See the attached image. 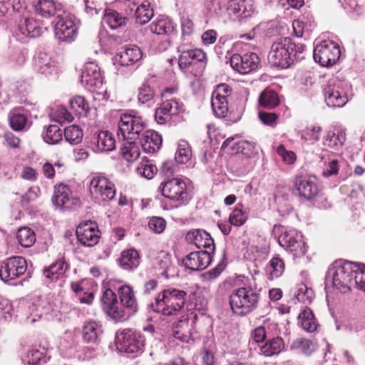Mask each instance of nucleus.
Returning <instances> with one entry per match:
<instances>
[{
  "label": "nucleus",
  "mask_w": 365,
  "mask_h": 365,
  "mask_svg": "<svg viewBox=\"0 0 365 365\" xmlns=\"http://www.w3.org/2000/svg\"><path fill=\"white\" fill-rule=\"evenodd\" d=\"M101 306L107 315L115 321L123 322L128 319V314H125V312L118 306L115 293L109 288L103 292L101 297Z\"/></svg>",
  "instance_id": "nucleus-15"
},
{
  "label": "nucleus",
  "mask_w": 365,
  "mask_h": 365,
  "mask_svg": "<svg viewBox=\"0 0 365 365\" xmlns=\"http://www.w3.org/2000/svg\"><path fill=\"white\" fill-rule=\"evenodd\" d=\"M140 334L131 329L118 330L115 333V342H144Z\"/></svg>",
  "instance_id": "nucleus-46"
},
{
  "label": "nucleus",
  "mask_w": 365,
  "mask_h": 365,
  "mask_svg": "<svg viewBox=\"0 0 365 365\" xmlns=\"http://www.w3.org/2000/svg\"><path fill=\"white\" fill-rule=\"evenodd\" d=\"M81 84L90 91L94 92L103 86V78L98 66L93 63H86L80 78Z\"/></svg>",
  "instance_id": "nucleus-16"
},
{
  "label": "nucleus",
  "mask_w": 365,
  "mask_h": 365,
  "mask_svg": "<svg viewBox=\"0 0 365 365\" xmlns=\"http://www.w3.org/2000/svg\"><path fill=\"white\" fill-rule=\"evenodd\" d=\"M83 131L77 125H70L64 130V137L67 142L72 145H76L81 142L83 139Z\"/></svg>",
  "instance_id": "nucleus-53"
},
{
  "label": "nucleus",
  "mask_w": 365,
  "mask_h": 365,
  "mask_svg": "<svg viewBox=\"0 0 365 365\" xmlns=\"http://www.w3.org/2000/svg\"><path fill=\"white\" fill-rule=\"evenodd\" d=\"M34 70L39 75L48 78L57 73L55 62L47 53L40 52L34 59Z\"/></svg>",
  "instance_id": "nucleus-25"
},
{
  "label": "nucleus",
  "mask_w": 365,
  "mask_h": 365,
  "mask_svg": "<svg viewBox=\"0 0 365 365\" xmlns=\"http://www.w3.org/2000/svg\"><path fill=\"white\" fill-rule=\"evenodd\" d=\"M95 151L107 152L115 148V140L108 131H101L94 135Z\"/></svg>",
  "instance_id": "nucleus-33"
},
{
  "label": "nucleus",
  "mask_w": 365,
  "mask_h": 365,
  "mask_svg": "<svg viewBox=\"0 0 365 365\" xmlns=\"http://www.w3.org/2000/svg\"><path fill=\"white\" fill-rule=\"evenodd\" d=\"M43 140L51 145L58 143L63 138V132L58 125H50L43 133Z\"/></svg>",
  "instance_id": "nucleus-47"
},
{
  "label": "nucleus",
  "mask_w": 365,
  "mask_h": 365,
  "mask_svg": "<svg viewBox=\"0 0 365 365\" xmlns=\"http://www.w3.org/2000/svg\"><path fill=\"white\" fill-rule=\"evenodd\" d=\"M185 239L187 243L195 245L199 249H205L203 250L204 252L214 253V240L210 235L204 230H190L187 233Z\"/></svg>",
  "instance_id": "nucleus-20"
},
{
  "label": "nucleus",
  "mask_w": 365,
  "mask_h": 365,
  "mask_svg": "<svg viewBox=\"0 0 365 365\" xmlns=\"http://www.w3.org/2000/svg\"><path fill=\"white\" fill-rule=\"evenodd\" d=\"M150 29L158 35H169L174 31L175 25L170 19L162 16L150 25Z\"/></svg>",
  "instance_id": "nucleus-34"
},
{
  "label": "nucleus",
  "mask_w": 365,
  "mask_h": 365,
  "mask_svg": "<svg viewBox=\"0 0 365 365\" xmlns=\"http://www.w3.org/2000/svg\"><path fill=\"white\" fill-rule=\"evenodd\" d=\"M270 278L274 279L281 277L284 271V263L279 257H274L269 261L267 268Z\"/></svg>",
  "instance_id": "nucleus-57"
},
{
  "label": "nucleus",
  "mask_w": 365,
  "mask_h": 365,
  "mask_svg": "<svg viewBox=\"0 0 365 365\" xmlns=\"http://www.w3.org/2000/svg\"><path fill=\"white\" fill-rule=\"evenodd\" d=\"M12 310V306L7 299H0V329L11 319Z\"/></svg>",
  "instance_id": "nucleus-59"
},
{
  "label": "nucleus",
  "mask_w": 365,
  "mask_h": 365,
  "mask_svg": "<svg viewBox=\"0 0 365 365\" xmlns=\"http://www.w3.org/2000/svg\"><path fill=\"white\" fill-rule=\"evenodd\" d=\"M346 140V134L344 130L336 129L327 133L324 140V145L330 148L337 150L341 148Z\"/></svg>",
  "instance_id": "nucleus-36"
},
{
  "label": "nucleus",
  "mask_w": 365,
  "mask_h": 365,
  "mask_svg": "<svg viewBox=\"0 0 365 365\" xmlns=\"http://www.w3.org/2000/svg\"><path fill=\"white\" fill-rule=\"evenodd\" d=\"M27 269L24 257L15 256L4 260L0 265V279L4 282L16 279L23 275Z\"/></svg>",
  "instance_id": "nucleus-12"
},
{
  "label": "nucleus",
  "mask_w": 365,
  "mask_h": 365,
  "mask_svg": "<svg viewBox=\"0 0 365 365\" xmlns=\"http://www.w3.org/2000/svg\"><path fill=\"white\" fill-rule=\"evenodd\" d=\"M321 160L324 161V168L322 175L327 178L335 175L339 171L338 160L333 153H326L321 157Z\"/></svg>",
  "instance_id": "nucleus-38"
},
{
  "label": "nucleus",
  "mask_w": 365,
  "mask_h": 365,
  "mask_svg": "<svg viewBox=\"0 0 365 365\" xmlns=\"http://www.w3.org/2000/svg\"><path fill=\"white\" fill-rule=\"evenodd\" d=\"M232 68L241 74H247L255 71L259 63V58L255 53H247L244 55L233 54L230 59Z\"/></svg>",
  "instance_id": "nucleus-18"
},
{
  "label": "nucleus",
  "mask_w": 365,
  "mask_h": 365,
  "mask_svg": "<svg viewBox=\"0 0 365 365\" xmlns=\"http://www.w3.org/2000/svg\"><path fill=\"white\" fill-rule=\"evenodd\" d=\"M27 122V118L26 115L19 113H11L9 115V123L11 128L16 130L20 131L22 130Z\"/></svg>",
  "instance_id": "nucleus-61"
},
{
  "label": "nucleus",
  "mask_w": 365,
  "mask_h": 365,
  "mask_svg": "<svg viewBox=\"0 0 365 365\" xmlns=\"http://www.w3.org/2000/svg\"><path fill=\"white\" fill-rule=\"evenodd\" d=\"M155 260L156 266L161 270L160 274L165 278L168 279L176 275L171 254L162 250L158 253Z\"/></svg>",
  "instance_id": "nucleus-29"
},
{
  "label": "nucleus",
  "mask_w": 365,
  "mask_h": 365,
  "mask_svg": "<svg viewBox=\"0 0 365 365\" xmlns=\"http://www.w3.org/2000/svg\"><path fill=\"white\" fill-rule=\"evenodd\" d=\"M259 291L251 286L234 290L230 295V304L233 313L245 316L256 309L259 300Z\"/></svg>",
  "instance_id": "nucleus-4"
},
{
  "label": "nucleus",
  "mask_w": 365,
  "mask_h": 365,
  "mask_svg": "<svg viewBox=\"0 0 365 365\" xmlns=\"http://www.w3.org/2000/svg\"><path fill=\"white\" fill-rule=\"evenodd\" d=\"M143 57L140 48L136 45H128L123 47L115 56V61L123 66H134Z\"/></svg>",
  "instance_id": "nucleus-24"
},
{
  "label": "nucleus",
  "mask_w": 365,
  "mask_h": 365,
  "mask_svg": "<svg viewBox=\"0 0 365 365\" xmlns=\"http://www.w3.org/2000/svg\"><path fill=\"white\" fill-rule=\"evenodd\" d=\"M361 264L341 260L335 262L327 272L326 284L331 282L334 287L342 292L349 291L355 285L356 273L359 272Z\"/></svg>",
  "instance_id": "nucleus-2"
},
{
  "label": "nucleus",
  "mask_w": 365,
  "mask_h": 365,
  "mask_svg": "<svg viewBox=\"0 0 365 365\" xmlns=\"http://www.w3.org/2000/svg\"><path fill=\"white\" fill-rule=\"evenodd\" d=\"M211 106L214 114L218 118H225L229 111L228 101L225 98L212 96Z\"/></svg>",
  "instance_id": "nucleus-50"
},
{
  "label": "nucleus",
  "mask_w": 365,
  "mask_h": 365,
  "mask_svg": "<svg viewBox=\"0 0 365 365\" xmlns=\"http://www.w3.org/2000/svg\"><path fill=\"white\" fill-rule=\"evenodd\" d=\"M51 357L48 349L36 344L21 354L22 362L26 365H42Z\"/></svg>",
  "instance_id": "nucleus-21"
},
{
  "label": "nucleus",
  "mask_w": 365,
  "mask_h": 365,
  "mask_svg": "<svg viewBox=\"0 0 365 365\" xmlns=\"http://www.w3.org/2000/svg\"><path fill=\"white\" fill-rule=\"evenodd\" d=\"M19 243L24 247H30L36 242V235L29 227H24L20 228L16 235Z\"/></svg>",
  "instance_id": "nucleus-48"
},
{
  "label": "nucleus",
  "mask_w": 365,
  "mask_h": 365,
  "mask_svg": "<svg viewBox=\"0 0 365 365\" xmlns=\"http://www.w3.org/2000/svg\"><path fill=\"white\" fill-rule=\"evenodd\" d=\"M52 202L56 206L66 210L74 209L80 203L79 199L74 197L69 187L64 184L55 186Z\"/></svg>",
  "instance_id": "nucleus-19"
},
{
  "label": "nucleus",
  "mask_w": 365,
  "mask_h": 365,
  "mask_svg": "<svg viewBox=\"0 0 365 365\" xmlns=\"http://www.w3.org/2000/svg\"><path fill=\"white\" fill-rule=\"evenodd\" d=\"M155 97V92L150 86L144 82L138 88L137 98L138 103L141 104H149L152 102Z\"/></svg>",
  "instance_id": "nucleus-52"
},
{
  "label": "nucleus",
  "mask_w": 365,
  "mask_h": 365,
  "mask_svg": "<svg viewBox=\"0 0 365 365\" xmlns=\"http://www.w3.org/2000/svg\"><path fill=\"white\" fill-rule=\"evenodd\" d=\"M159 189L165 197L175 201L181 200L184 204L188 202L186 184L179 178H173L167 182H162Z\"/></svg>",
  "instance_id": "nucleus-14"
},
{
  "label": "nucleus",
  "mask_w": 365,
  "mask_h": 365,
  "mask_svg": "<svg viewBox=\"0 0 365 365\" xmlns=\"http://www.w3.org/2000/svg\"><path fill=\"white\" fill-rule=\"evenodd\" d=\"M71 108L76 113H81L83 111H87L88 105L84 98L81 96H75L70 100Z\"/></svg>",
  "instance_id": "nucleus-64"
},
{
  "label": "nucleus",
  "mask_w": 365,
  "mask_h": 365,
  "mask_svg": "<svg viewBox=\"0 0 365 365\" xmlns=\"http://www.w3.org/2000/svg\"><path fill=\"white\" fill-rule=\"evenodd\" d=\"M67 268L68 265L65 261L58 259L43 269V275L48 280L52 282L63 276Z\"/></svg>",
  "instance_id": "nucleus-35"
},
{
  "label": "nucleus",
  "mask_w": 365,
  "mask_h": 365,
  "mask_svg": "<svg viewBox=\"0 0 365 365\" xmlns=\"http://www.w3.org/2000/svg\"><path fill=\"white\" fill-rule=\"evenodd\" d=\"M161 106L168 116L170 117L178 113L180 109L181 104L175 99H170L163 102Z\"/></svg>",
  "instance_id": "nucleus-63"
},
{
  "label": "nucleus",
  "mask_w": 365,
  "mask_h": 365,
  "mask_svg": "<svg viewBox=\"0 0 365 365\" xmlns=\"http://www.w3.org/2000/svg\"><path fill=\"white\" fill-rule=\"evenodd\" d=\"M341 51L339 46L334 42L324 41L317 45L313 51L315 62L322 66H330L339 58Z\"/></svg>",
  "instance_id": "nucleus-11"
},
{
  "label": "nucleus",
  "mask_w": 365,
  "mask_h": 365,
  "mask_svg": "<svg viewBox=\"0 0 365 365\" xmlns=\"http://www.w3.org/2000/svg\"><path fill=\"white\" fill-rule=\"evenodd\" d=\"M123 158L128 162H133L140 157V149L135 140H127L121 146Z\"/></svg>",
  "instance_id": "nucleus-40"
},
{
  "label": "nucleus",
  "mask_w": 365,
  "mask_h": 365,
  "mask_svg": "<svg viewBox=\"0 0 365 365\" xmlns=\"http://www.w3.org/2000/svg\"><path fill=\"white\" fill-rule=\"evenodd\" d=\"M140 143L146 153H155L162 145V136L153 130H145L140 134Z\"/></svg>",
  "instance_id": "nucleus-27"
},
{
  "label": "nucleus",
  "mask_w": 365,
  "mask_h": 365,
  "mask_svg": "<svg viewBox=\"0 0 365 365\" xmlns=\"http://www.w3.org/2000/svg\"><path fill=\"white\" fill-rule=\"evenodd\" d=\"M41 29L37 21L24 16L23 20H21L19 24L17 35L21 34L26 37L36 38L41 35Z\"/></svg>",
  "instance_id": "nucleus-30"
},
{
  "label": "nucleus",
  "mask_w": 365,
  "mask_h": 365,
  "mask_svg": "<svg viewBox=\"0 0 365 365\" xmlns=\"http://www.w3.org/2000/svg\"><path fill=\"white\" fill-rule=\"evenodd\" d=\"M314 26V21H308L304 17L292 22L293 32L297 37H302L305 34L309 35Z\"/></svg>",
  "instance_id": "nucleus-45"
},
{
  "label": "nucleus",
  "mask_w": 365,
  "mask_h": 365,
  "mask_svg": "<svg viewBox=\"0 0 365 365\" xmlns=\"http://www.w3.org/2000/svg\"><path fill=\"white\" fill-rule=\"evenodd\" d=\"M297 299L304 304H309L314 297V291L304 284H299L294 294Z\"/></svg>",
  "instance_id": "nucleus-55"
},
{
  "label": "nucleus",
  "mask_w": 365,
  "mask_h": 365,
  "mask_svg": "<svg viewBox=\"0 0 365 365\" xmlns=\"http://www.w3.org/2000/svg\"><path fill=\"white\" fill-rule=\"evenodd\" d=\"M299 324L305 331L313 332L317 329V324L312 311L307 308L299 315Z\"/></svg>",
  "instance_id": "nucleus-43"
},
{
  "label": "nucleus",
  "mask_w": 365,
  "mask_h": 365,
  "mask_svg": "<svg viewBox=\"0 0 365 365\" xmlns=\"http://www.w3.org/2000/svg\"><path fill=\"white\" fill-rule=\"evenodd\" d=\"M103 21L112 29H116L125 24L126 18L114 10L106 11Z\"/></svg>",
  "instance_id": "nucleus-42"
},
{
  "label": "nucleus",
  "mask_w": 365,
  "mask_h": 365,
  "mask_svg": "<svg viewBox=\"0 0 365 365\" xmlns=\"http://www.w3.org/2000/svg\"><path fill=\"white\" fill-rule=\"evenodd\" d=\"M157 171L156 166L146 159H143L136 168L138 175L148 180L152 179Z\"/></svg>",
  "instance_id": "nucleus-51"
},
{
  "label": "nucleus",
  "mask_w": 365,
  "mask_h": 365,
  "mask_svg": "<svg viewBox=\"0 0 365 365\" xmlns=\"http://www.w3.org/2000/svg\"><path fill=\"white\" fill-rule=\"evenodd\" d=\"M348 83L338 77H332L323 86L324 101L329 107L341 108L348 102Z\"/></svg>",
  "instance_id": "nucleus-6"
},
{
  "label": "nucleus",
  "mask_w": 365,
  "mask_h": 365,
  "mask_svg": "<svg viewBox=\"0 0 365 365\" xmlns=\"http://www.w3.org/2000/svg\"><path fill=\"white\" fill-rule=\"evenodd\" d=\"M295 186L300 197L310 200L319 193V188L314 180L305 178H297Z\"/></svg>",
  "instance_id": "nucleus-28"
},
{
  "label": "nucleus",
  "mask_w": 365,
  "mask_h": 365,
  "mask_svg": "<svg viewBox=\"0 0 365 365\" xmlns=\"http://www.w3.org/2000/svg\"><path fill=\"white\" fill-rule=\"evenodd\" d=\"M76 18L71 14L63 13L58 15L54 24V33L56 38L60 41L70 43L77 35V25Z\"/></svg>",
  "instance_id": "nucleus-10"
},
{
  "label": "nucleus",
  "mask_w": 365,
  "mask_h": 365,
  "mask_svg": "<svg viewBox=\"0 0 365 365\" xmlns=\"http://www.w3.org/2000/svg\"><path fill=\"white\" fill-rule=\"evenodd\" d=\"M192 151L189 143L185 140H180L175 153V160L178 164H185L191 158Z\"/></svg>",
  "instance_id": "nucleus-49"
},
{
  "label": "nucleus",
  "mask_w": 365,
  "mask_h": 365,
  "mask_svg": "<svg viewBox=\"0 0 365 365\" xmlns=\"http://www.w3.org/2000/svg\"><path fill=\"white\" fill-rule=\"evenodd\" d=\"M83 339L86 342H95L101 339L99 331L93 322H89L84 325L83 329Z\"/></svg>",
  "instance_id": "nucleus-58"
},
{
  "label": "nucleus",
  "mask_w": 365,
  "mask_h": 365,
  "mask_svg": "<svg viewBox=\"0 0 365 365\" xmlns=\"http://www.w3.org/2000/svg\"><path fill=\"white\" fill-rule=\"evenodd\" d=\"M226 11L230 19L237 21L252 18L257 14L253 0H230Z\"/></svg>",
  "instance_id": "nucleus-13"
},
{
  "label": "nucleus",
  "mask_w": 365,
  "mask_h": 365,
  "mask_svg": "<svg viewBox=\"0 0 365 365\" xmlns=\"http://www.w3.org/2000/svg\"><path fill=\"white\" fill-rule=\"evenodd\" d=\"M247 217V213L242 210V205L237 204L235 210L231 212L229 220L231 225L240 227L245 223Z\"/></svg>",
  "instance_id": "nucleus-56"
},
{
  "label": "nucleus",
  "mask_w": 365,
  "mask_h": 365,
  "mask_svg": "<svg viewBox=\"0 0 365 365\" xmlns=\"http://www.w3.org/2000/svg\"><path fill=\"white\" fill-rule=\"evenodd\" d=\"M118 294L123 306L121 309L128 314V319L138 310V304L133 287L127 284L121 285L118 289Z\"/></svg>",
  "instance_id": "nucleus-22"
},
{
  "label": "nucleus",
  "mask_w": 365,
  "mask_h": 365,
  "mask_svg": "<svg viewBox=\"0 0 365 365\" xmlns=\"http://www.w3.org/2000/svg\"><path fill=\"white\" fill-rule=\"evenodd\" d=\"M119 266L128 271L133 270L140 264V257L138 251L133 248L124 250L118 260Z\"/></svg>",
  "instance_id": "nucleus-32"
},
{
  "label": "nucleus",
  "mask_w": 365,
  "mask_h": 365,
  "mask_svg": "<svg viewBox=\"0 0 365 365\" xmlns=\"http://www.w3.org/2000/svg\"><path fill=\"white\" fill-rule=\"evenodd\" d=\"M136 23L145 24L153 16V10L150 9V4L148 1H143L140 5L137 6L135 11Z\"/></svg>",
  "instance_id": "nucleus-41"
},
{
  "label": "nucleus",
  "mask_w": 365,
  "mask_h": 365,
  "mask_svg": "<svg viewBox=\"0 0 365 365\" xmlns=\"http://www.w3.org/2000/svg\"><path fill=\"white\" fill-rule=\"evenodd\" d=\"M212 262V253L202 250L192 252L183 259L185 268L192 271L202 270Z\"/></svg>",
  "instance_id": "nucleus-23"
},
{
  "label": "nucleus",
  "mask_w": 365,
  "mask_h": 365,
  "mask_svg": "<svg viewBox=\"0 0 365 365\" xmlns=\"http://www.w3.org/2000/svg\"><path fill=\"white\" fill-rule=\"evenodd\" d=\"M233 141L234 138H228L223 142L222 148L224 149L230 148L232 152L240 153L247 158H250L258 153V148L254 142L239 140L234 143Z\"/></svg>",
  "instance_id": "nucleus-26"
},
{
  "label": "nucleus",
  "mask_w": 365,
  "mask_h": 365,
  "mask_svg": "<svg viewBox=\"0 0 365 365\" xmlns=\"http://www.w3.org/2000/svg\"><path fill=\"white\" fill-rule=\"evenodd\" d=\"M89 191L93 199L98 204L110 201L115 196L114 184L100 174L92 177L90 181Z\"/></svg>",
  "instance_id": "nucleus-7"
},
{
  "label": "nucleus",
  "mask_w": 365,
  "mask_h": 365,
  "mask_svg": "<svg viewBox=\"0 0 365 365\" xmlns=\"http://www.w3.org/2000/svg\"><path fill=\"white\" fill-rule=\"evenodd\" d=\"M224 7L223 0L204 1L205 12L209 19H220L222 16Z\"/></svg>",
  "instance_id": "nucleus-37"
},
{
  "label": "nucleus",
  "mask_w": 365,
  "mask_h": 365,
  "mask_svg": "<svg viewBox=\"0 0 365 365\" xmlns=\"http://www.w3.org/2000/svg\"><path fill=\"white\" fill-rule=\"evenodd\" d=\"M76 236L82 245L94 246L100 239V231L97 223L91 220L81 222L76 228Z\"/></svg>",
  "instance_id": "nucleus-17"
},
{
  "label": "nucleus",
  "mask_w": 365,
  "mask_h": 365,
  "mask_svg": "<svg viewBox=\"0 0 365 365\" xmlns=\"http://www.w3.org/2000/svg\"><path fill=\"white\" fill-rule=\"evenodd\" d=\"M279 244L294 257L303 256L307 250L302 233L297 230L291 229L284 231L279 237Z\"/></svg>",
  "instance_id": "nucleus-9"
},
{
  "label": "nucleus",
  "mask_w": 365,
  "mask_h": 365,
  "mask_svg": "<svg viewBox=\"0 0 365 365\" xmlns=\"http://www.w3.org/2000/svg\"><path fill=\"white\" fill-rule=\"evenodd\" d=\"M144 344H109V349L120 356L134 358L143 352Z\"/></svg>",
  "instance_id": "nucleus-31"
},
{
  "label": "nucleus",
  "mask_w": 365,
  "mask_h": 365,
  "mask_svg": "<svg viewBox=\"0 0 365 365\" xmlns=\"http://www.w3.org/2000/svg\"><path fill=\"white\" fill-rule=\"evenodd\" d=\"M206 64V53L199 48L182 51L178 58L179 67L181 69L190 68L195 76L202 73Z\"/></svg>",
  "instance_id": "nucleus-8"
},
{
  "label": "nucleus",
  "mask_w": 365,
  "mask_h": 365,
  "mask_svg": "<svg viewBox=\"0 0 365 365\" xmlns=\"http://www.w3.org/2000/svg\"><path fill=\"white\" fill-rule=\"evenodd\" d=\"M304 44L296 43L288 37L280 38L272 43L268 60L274 66L287 68L295 61L304 58Z\"/></svg>",
  "instance_id": "nucleus-1"
},
{
  "label": "nucleus",
  "mask_w": 365,
  "mask_h": 365,
  "mask_svg": "<svg viewBox=\"0 0 365 365\" xmlns=\"http://www.w3.org/2000/svg\"><path fill=\"white\" fill-rule=\"evenodd\" d=\"M35 9L38 14L47 18L54 15L56 11L61 10V6L56 5L53 0H39Z\"/></svg>",
  "instance_id": "nucleus-44"
},
{
  "label": "nucleus",
  "mask_w": 365,
  "mask_h": 365,
  "mask_svg": "<svg viewBox=\"0 0 365 365\" xmlns=\"http://www.w3.org/2000/svg\"><path fill=\"white\" fill-rule=\"evenodd\" d=\"M145 123L142 118L133 110L121 114L118 121L117 135L119 139L123 140H135L140 138V134L145 130Z\"/></svg>",
  "instance_id": "nucleus-5"
},
{
  "label": "nucleus",
  "mask_w": 365,
  "mask_h": 365,
  "mask_svg": "<svg viewBox=\"0 0 365 365\" xmlns=\"http://www.w3.org/2000/svg\"><path fill=\"white\" fill-rule=\"evenodd\" d=\"M260 106L267 109H273L279 104V99L276 92L272 90L265 89L259 96Z\"/></svg>",
  "instance_id": "nucleus-39"
},
{
  "label": "nucleus",
  "mask_w": 365,
  "mask_h": 365,
  "mask_svg": "<svg viewBox=\"0 0 365 365\" xmlns=\"http://www.w3.org/2000/svg\"><path fill=\"white\" fill-rule=\"evenodd\" d=\"M284 349V344H262L259 346V353L264 356L278 354Z\"/></svg>",
  "instance_id": "nucleus-60"
},
{
  "label": "nucleus",
  "mask_w": 365,
  "mask_h": 365,
  "mask_svg": "<svg viewBox=\"0 0 365 365\" xmlns=\"http://www.w3.org/2000/svg\"><path fill=\"white\" fill-rule=\"evenodd\" d=\"M251 338L253 342H274V339L268 338L265 327L259 326L251 333Z\"/></svg>",
  "instance_id": "nucleus-62"
},
{
  "label": "nucleus",
  "mask_w": 365,
  "mask_h": 365,
  "mask_svg": "<svg viewBox=\"0 0 365 365\" xmlns=\"http://www.w3.org/2000/svg\"><path fill=\"white\" fill-rule=\"evenodd\" d=\"M322 128L312 125L306 127L300 132L301 138L305 141L314 143L319 141L321 137Z\"/></svg>",
  "instance_id": "nucleus-54"
},
{
  "label": "nucleus",
  "mask_w": 365,
  "mask_h": 365,
  "mask_svg": "<svg viewBox=\"0 0 365 365\" xmlns=\"http://www.w3.org/2000/svg\"><path fill=\"white\" fill-rule=\"evenodd\" d=\"M186 296L187 293L183 290L165 289L158 294L149 308L164 316L176 314L184 307Z\"/></svg>",
  "instance_id": "nucleus-3"
}]
</instances>
